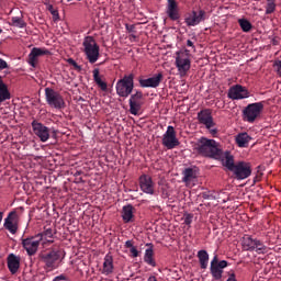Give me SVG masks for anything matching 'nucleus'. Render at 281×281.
Wrapping results in <instances>:
<instances>
[{"label": "nucleus", "mask_w": 281, "mask_h": 281, "mask_svg": "<svg viewBox=\"0 0 281 281\" xmlns=\"http://www.w3.org/2000/svg\"><path fill=\"white\" fill-rule=\"evenodd\" d=\"M198 258L201 269H207V262H210V255L207 254V250H199Z\"/></svg>", "instance_id": "31"}, {"label": "nucleus", "mask_w": 281, "mask_h": 281, "mask_svg": "<svg viewBox=\"0 0 281 281\" xmlns=\"http://www.w3.org/2000/svg\"><path fill=\"white\" fill-rule=\"evenodd\" d=\"M207 19V13L205 10L200 9L199 11H192L191 13L187 14L184 18V23L188 27H195L199 23H203Z\"/></svg>", "instance_id": "11"}, {"label": "nucleus", "mask_w": 281, "mask_h": 281, "mask_svg": "<svg viewBox=\"0 0 281 281\" xmlns=\"http://www.w3.org/2000/svg\"><path fill=\"white\" fill-rule=\"evenodd\" d=\"M54 236H56V229L53 228H44V232L37 234L43 247H45L47 244L52 245V243H54Z\"/></svg>", "instance_id": "22"}, {"label": "nucleus", "mask_w": 281, "mask_h": 281, "mask_svg": "<svg viewBox=\"0 0 281 281\" xmlns=\"http://www.w3.org/2000/svg\"><path fill=\"white\" fill-rule=\"evenodd\" d=\"M80 176V171H76L75 177Z\"/></svg>", "instance_id": "51"}, {"label": "nucleus", "mask_w": 281, "mask_h": 281, "mask_svg": "<svg viewBox=\"0 0 281 281\" xmlns=\"http://www.w3.org/2000/svg\"><path fill=\"white\" fill-rule=\"evenodd\" d=\"M45 98L48 106L52 109H65V99L58 91L52 88H45Z\"/></svg>", "instance_id": "7"}, {"label": "nucleus", "mask_w": 281, "mask_h": 281, "mask_svg": "<svg viewBox=\"0 0 281 281\" xmlns=\"http://www.w3.org/2000/svg\"><path fill=\"white\" fill-rule=\"evenodd\" d=\"M135 76L133 74L125 75L116 82V93L120 98H128L135 89Z\"/></svg>", "instance_id": "3"}, {"label": "nucleus", "mask_w": 281, "mask_h": 281, "mask_svg": "<svg viewBox=\"0 0 281 281\" xmlns=\"http://www.w3.org/2000/svg\"><path fill=\"white\" fill-rule=\"evenodd\" d=\"M180 142L179 138H177V131H175L172 125H169L166 133L162 135V146L168 150H172V148H177Z\"/></svg>", "instance_id": "10"}, {"label": "nucleus", "mask_w": 281, "mask_h": 281, "mask_svg": "<svg viewBox=\"0 0 281 281\" xmlns=\"http://www.w3.org/2000/svg\"><path fill=\"white\" fill-rule=\"evenodd\" d=\"M3 221V212H0V223Z\"/></svg>", "instance_id": "50"}, {"label": "nucleus", "mask_w": 281, "mask_h": 281, "mask_svg": "<svg viewBox=\"0 0 281 281\" xmlns=\"http://www.w3.org/2000/svg\"><path fill=\"white\" fill-rule=\"evenodd\" d=\"M7 265L10 273L14 276V273H16L21 267V258L15 256L14 254H11L7 259Z\"/></svg>", "instance_id": "24"}, {"label": "nucleus", "mask_w": 281, "mask_h": 281, "mask_svg": "<svg viewBox=\"0 0 281 281\" xmlns=\"http://www.w3.org/2000/svg\"><path fill=\"white\" fill-rule=\"evenodd\" d=\"M227 98L229 100H245L249 98V90L241 85H235L228 89Z\"/></svg>", "instance_id": "14"}, {"label": "nucleus", "mask_w": 281, "mask_h": 281, "mask_svg": "<svg viewBox=\"0 0 281 281\" xmlns=\"http://www.w3.org/2000/svg\"><path fill=\"white\" fill-rule=\"evenodd\" d=\"M149 248L145 250V256H144V262L146 265H149V267H157V262L155 261V251L153 250V244H147Z\"/></svg>", "instance_id": "27"}, {"label": "nucleus", "mask_w": 281, "mask_h": 281, "mask_svg": "<svg viewBox=\"0 0 281 281\" xmlns=\"http://www.w3.org/2000/svg\"><path fill=\"white\" fill-rule=\"evenodd\" d=\"M226 281H236V274L235 273H231Z\"/></svg>", "instance_id": "47"}, {"label": "nucleus", "mask_w": 281, "mask_h": 281, "mask_svg": "<svg viewBox=\"0 0 281 281\" xmlns=\"http://www.w3.org/2000/svg\"><path fill=\"white\" fill-rule=\"evenodd\" d=\"M161 80H164V74L158 72L150 78L140 79L139 86L143 88L157 89V87H159V85H161Z\"/></svg>", "instance_id": "18"}, {"label": "nucleus", "mask_w": 281, "mask_h": 281, "mask_svg": "<svg viewBox=\"0 0 281 281\" xmlns=\"http://www.w3.org/2000/svg\"><path fill=\"white\" fill-rule=\"evenodd\" d=\"M133 258H137V256H139V251L137 250L136 247H132V249H130Z\"/></svg>", "instance_id": "42"}, {"label": "nucleus", "mask_w": 281, "mask_h": 281, "mask_svg": "<svg viewBox=\"0 0 281 281\" xmlns=\"http://www.w3.org/2000/svg\"><path fill=\"white\" fill-rule=\"evenodd\" d=\"M227 265H228L227 260H222V261L217 262L216 267H218L223 271V269H225L227 267Z\"/></svg>", "instance_id": "40"}, {"label": "nucleus", "mask_w": 281, "mask_h": 281, "mask_svg": "<svg viewBox=\"0 0 281 281\" xmlns=\"http://www.w3.org/2000/svg\"><path fill=\"white\" fill-rule=\"evenodd\" d=\"M218 262V255H215L211 261V267H216Z\"/></svg>", "instance_id": "43"}, {"label": "nucleus", "mask_w": 281, "mask_h": 281, "mask_svg": "<svg viewBox=\"0 0 281 281\" xmlns=\"http://www.w3.org/2000/svg\"><path fill=\"white\" fill-rule=\"evenodd\" d=\"M195 150L199 155H202V157H210L211 159L221 157V148H218V143L214 139L202 137L198 140Z\"/></svg>", "instance_id": "1"}, {"label": "nucleus", "mask_w": 281, "mask_h": 281, "mask_svg": "<svg viewBox=\"0 0 281 281\" xmlns=\"http://www.w3.org/2000/svg\"><path fill=\"white\" fill-rule=\"evenodd\" d=\"M176 67L181 76H186L190 71V67H192L190 50L186 49L184 52L180 50L176 53Z\"/></svg>", "instance_id": "5"}, {"label": "nucleus", "mask_w": 281, "mask_h": 281, "mask_svg": "<svg viewBox=\"0 0 281 281\" xmlns=\"http://www.w3.org/2000/svg\"><path fill=\"white\" fill-rule=\"evenodd\" d=\"M8 61L0 58V71H3V69H8Z\"/></svg>", "instance_id": "39"}, {"label": "nucleus", "mask_w": 281, "mask_h": 281, "mask_svg": "<svg viewBox=\"0 0 281 281\" xmlns=\"http://www.w3.org/2000/svg\"><path fill=\"white\" fill-rule=\"evenodd\" d=\"M202 198H203V199H210V194H207V193H202Z\"/></svg>", "instance_id": "49"}, {"label": "nucleus", "mask_w": 281, "mask_h": 281, "mask_svg": "<svg viewBox=\"0 0 281 281\" xmlns=\"http://www.w3.org/2000/svg\"><path fill=\"white\" fill-rule=\"evenodd\" d=\"M121 216L124 223H133L135 221V206L133 204L123 206Z\"/></svg>", "instance_id": "23"}, {"label": "nucleus", "mask_w": 281, "mask_h": 281, "mask_svg": "<svg viewBox=\"0 0 281 281\" xmlns=\"http://www.w3.org/2000/svg\"><path fill=\"white\" fill-rule=\"evenodd\" d=\"M182 175V181L187 187L194 186V182L196 181V170L187 168L183 170Z\"/></svg>", "instance_id": "25"}, {"label": "nucleus", "mask_w": 281, "mask_h": 281, "mask_svg": "<svg viewBox=\"0 0 281 281\" xmlns=\"http://www.w3.org/2000/svg\"><path fill=\"white\" fill-rule=\"evenodd\" d=\"M256 239L251 238L249 235H245L241 239V246L244 251H254V245Z\"/></svg>", "instance_id": "30"}, {"label": "nucleus", "mask_w": 281, "mask_h": 281, "mask_svg": "<svg viewBox=\"0 0 281 281\" xmlns=\"http://www.w3.org/2000/svg\"><path fill=\"white\" fill-rule=\"evenodd\" d=\"M114 269L115 267L113 266V256H111V254H106L103 259V268L101 273H103V276H111Z\"/></svg>", "instance_id": "26"}, {"label": "nucleus", "mask_w": 281, "mask_h": 281, "mask_svg": "<svg viewBox=\"0 0 281 281\" xmlns=\"http://www.w3.org/2000/svg\"><path fill=\"white\" fill-rule=\"evenodd\" d=\"M232 172L237 181L248 179V177H251V164L246 161H238L237 164H235Z\"/></svg>", "instance_id": "9"}, {"label": "nucleus", "mask_w": 281, "mask_h": 281, "mask_svg": "<svg viewBox=\"0 0 281 281\" xmlns=\"http://www.w3.org/2000/svg\"><path fill=\"white\" fill-rule=\"evenodd\" d=\"M53 14L56 15V14H58V12H57V11H54Z\"/></svg>", "instance_id": "52"}, {"label": "nucleus", "mask_w": 281, "mask_h": 281, "mask_svg": "<svg viewBox=\"0 0 281 281\" xmlns=\"http://www.w3.org/2000/svg\"><path fill=\"white\" fill-rule=\"evenodd\" d=\"M93 80L98 87H100L101 91H106L108 86L106 82L102 81V78H100V69L95 68L93 70Z\"/></svg>", "instance_id": "32"}, {"label": "nucleus", "mask_w": 281, "mask_h": 281, "mask_svg": "<svg viewBox=\"0 0 281 281\" xmlns=\"http://www.w3.org/2000/svg\"><path fill=\"white\" fill-rule=\"evenodd\" d=\"M68 63L75 67V69H80V66L78 65V63H76V60H74L72 58L68 59Z\"/></svg>", "instance_id": "44"}, {"label": "nucleus", "mask_w": 281, "mask_h": 281, "mask_svg": "<svg viewBox=\"0 0 281 281\" xmlns=\"http://www.w3.org/2000/svg\"><path fill=\"white\" fill-rule=\"evenodd\" d=\"M10 24L13 27H20V29H23L27 25V23H25V21L23 20V14H20L18 16H12Z\"/></svg>", "instance_id": "33"}, {"label": "nucleus", "mask_w": 281, "mask_h": 281, "mask_svg": "<svg viewBox=\"0 0 281 281\" xmlns=\"http://www.w3.org/2000/svg\"><path fill=\"white\" fill-rule=\"evenodd\" d=\"M265 110V102L250 103L243 110V120L249 124H254L258 116Z\"/></svg>", "instance_id": "4"}, {"label": "nucleus", "mask_w": 281, "mask_h": 281, "mask_svg": "<svg viewBox=\"0 0 281 281\" xmlns=\"http://www.w3.org/2000/svg\"><path fill=\"white\" fill-rule=\"evenodd\" d=\"M1 32H3V30L0 29V34H1Z\"/></svg>", "instance_id": "53"}, {"label": "nucleus", "mask_w": 281, "mask_h": 281, "mask_svg": "<svg viewBox=\"0 0 281 281\" xmlns=\"http://www.w3.org/2000/svg\"><path fill=\"white\" fill-rule=\"evenodd\" d=\"M198 122L203 124L207 131H210L211 135H217L218 130L214 128L216 123H214V117L212 116V111L210 109L201 110L198 113Z\"/></svg>", "instance_id": "8"}, {"label": "nucleus", "mask_w": 281, "mask_h": 281, "mask_svg": "<svg viewBox=\"0 0 281 281\" xmlns=\"http://www.w3.org/2000/svg\"><path fill=\"white\" fill-rule=\"evenodd\" d=\"M125 247L127 249H133V247H135V246H133V241L132 240H127V241H125Z\"/></svg>", "instance_id": "45"}, {"label": "nucleus", "mask_w": 281, "mask_h": 281, "mask_svg": "<svg viewBox=\"0 0 281 281\" xmlns=\"http://www.w3.org/2000/svg\"><path fill=\"white\" fill-rule=\"evenodd\" d=\"M239 26L241 27L243 32H250L251 31V22L247 19H239L238 20Z\"/></svg>", "instance_id": "36"}, {"label": "nucleus", "mask_w": 281, "mask_h": 281, "mask_svg": "<svg viewBox=\"0 0 281 281\" xmlns=\"http://www.w3.org/2000/svg\"><path fill=\"white\" fill-rule=\"evenodd\" d=\"M142 98H144V93L142 91H136V93L132 94L130 98V113L132 115H139V111H142Z\"/></svg>", "instance_id": "16"}, {"label": "nucleus", "mask_w": 281, "mask_h": 281, "mask_svg": "<svg viewBox=\"0 0 281 281\" xmlns=\"http://www.w3.org/2000/svg\"><path fill=\"white\" fill-rule=\"evenodd\" d=\"M187 47H192L194 49V43L191 40H188Z\"/></svg>", "instance_id": "48"}, {"label": "nucleus", "mask_w": 281, "mask_h": 281, "mask_svg": "<svg viewBox=\"0 0 281 281\" xmlns=\"http://www.w3.org/2000/svg\"><path fill=\"white\" fill-rule=\"evenodd\" d=\"M139 188L145 194H155V182L148 175H143L139 177Z\"/></svg>", "instance_id": "17"}, {"label": "nucleus", "mask_w": 281, "mask_h": 281, "mask_svg": "<svg viewBox=\"0 0 281 281\" xmlns=\"http://www.w3.org/2000/svg\"><path fill=\"white\" fill-rule=\"evenodd\" d=\"M10 98H12V94L8 89V85L3 81V77L0 76V104L5 100H10Z\"/></svg>", "instance_id": "28"}, {"label": "nucleus", "mask_w": 281, "mask_h": 281, "mask_svg": "<svg viewBox=\"0 0 281 281\" xmlns=\"http://www.w3.org/2000/svg\"><path fill=\"white\" fill-rule=\"evenodd\" d=\"M192 218H194V214L184 213V225H192Z\"/></svg>", "instance_id": "38"}, {"label": "nucleus", "mask_w": 281, "mask_h": 281, "mask_svg": "<svg viewBox=\"0 0 281 281\" xmlns=\"http://www.w3.org/2000/svg\"><path fill=\"white\" fill-rule=\"evenodd\" d=\"M31 126L33 128V133L34 135H36V137H38L40 142H47L49 139V137H56V130H49V127L45 126V124L33 120L31 123Z\"/></svg>", "instance_id": "6"}, {"label": "nucleus", "mask_w": 281, "mask_h": 281, "mask_svg": "<svg viewBox=\"0 0 281 281\" xmlns=\"http://www.w3.org/2000/svg\"><path fill=\"white\" fill-rule=\"evenodd\" d=\"M254 251L257 254H267V246L260 239H255Z\"/></svg>", "instance_id": "35"}, {"label": "nucleus", "mask_w": 281, "mask_h": 281, "mask_svg": "<svg viewBox=\"0 0 281 281\" xmlns=\"http://www.w3.org/2000/svg\"><path fill=\"white\" fill-rule=\"evenodd\" d=\"M40 245H42V241L38 235L22 239V247L25 249L27 256H36Z\"/></svg>", "instance_id": "12"}, {"label": "nucleus", "mask_w": 281, "mask_h": 281, "mask_svg": "<svg viewBox=\"0 0 281 281\" xmlns=\"http://www.w3.org/2000/svg\"><path fill=\"white\" fill-rule=\"evenodd\" d=\"M125 27H126L127 32H135V25H133V24L132 25L126 24Z\"/></svg>", "instance_id": "46"}, {"label": "nucleus", "mask_w": 281, "mask_h": 281, "mask_svg": "<svg viewBox=\"0 0 281 281\" xmlns=\"http://www.w3.org/2000/svg\"><path fill=\"white\" fill-rule=\"evenodd\" d=\"M215 159L222 161V166L229 170V172H232L236 166V164H234V156L229 151H223L220 149V157H215Z\"/></svg>", "instance_id": "19"}, {"label": "nucleus", "mask_w": 281, "mask_h": 281, "mask_svg": "<svg viewBox=\"0 0 281 281\" xmlns=\"http://www.w3.org/2000/svg\"><path fill=\"white\" fill-rule=\"evenodd\" d=\"M83 52L87 56V59L91 65L98 63V58H100V46L95 42V40L91 36H87L83 40Z\"/></svg>", "instance_id": "2"}, {"label": "nucleus", "mask_w": 281, "mask_h": 281, "mask_svg": "<svg viewBox=\"0 0 281 281\" xmlns=\"http://www.w3.org/2000/svg\"><path fill=\"white\" fill-rule=\"evenodd\" d=\"M3 227L8 229L10 234H16V232H19V214H16V211H12L8 214Z\"/></svg>", "instance_id": "15"}, {"label": "nucleus", "mask_w": 281, "mask_h": 281, "mask_svg": "<svg viewBox=\"0 0 281 281\" xmlns=\"http://www.w3.org/2000/svg\"><path fill=\"white\" fill-rule=\"evenodd\" d=\"M274 67L277 69V74L281 76V60L274 63Z\"/></svg>", "instance_id": "41"}, {"label": "nucleus", "mask_w": 281, "mask_h": 281, "mask_svg": "<svg viewBox=\"0 0 281 281\" xmlns=\"http://www.w3.org/2000/svg\"><path fill=\"white\" fill-rule=\"evenodd\" d=\"M47 54H49V50L45 48H32L31 53L29 54V65H31V67H36L38 58H41V56H47Z\"/></svg>", "instance_id": "21"}, {"label": "nucleus", "mask_w": 281, "mask_h": 281, "mask_svg": "<svg viewBox=\"0 0 281 281\" xmlns=\"http://www.w3.org/2000/svg\"><path fill=\"white\" fill-rule=\"evenodd\" d=\"M276 12V0H267L266 14H273Z\"/></svg>", "instance_id": "37"}, {"label": "nucleus", "mask_w": 281, "mask_h": 281, "mask_svg": "<svg viewBox=\"0 0 281 281\" xmlns=\"http://www.w3.org/2000/svg\"><path fill=\"white\" fill-rule=\"evenodd\" d=\"M210 271H211V276H212L213 279L222 280V278H223V269H221L217 266H211Z\"/></svg>", "instance_id": "34"}, {"label": "nucleus", "mask_w": 281, "mask_h": 281, "mask_svg": "<svg viewBox=\"0 0 281 281\" xmlns=\"http://www.w3.org/2000/svg\"><path fill=\"white\" fill-rule=\"evenodd\" d=\"M61 255L63 252L60 250H49L40 255V258L47 269H56V262L60 260Z\"/></svg>", "instance_id": "13"}, {"label": "nucleus", "mask_w": 281, "mask_h": 281, "mask_svg": "<svg viewBox=\"0 0 281 281\" xmlns=\"http://www.w3.org/2000/svg\"><path fill=\"white\" fill-rule=\"evenodd\" d=\"M249 142H251V136L247 133H240L236 136V144L239 148H247Z\"/></svg>", "instance_id": "29"}, {"label": "nucleus", "mask_w": 281, "mask_h": 281, "mask_svg": "<svg viewBox=\"0 0 281 281\" xmlns=\"http://www.w3.org/2000/svg\"><path fill=\"white\" fill-rule=\"evenodd\" d=\"M167 15L171 21H179V3L177 0H167Z\"/></svg>", "instance_id": "20"}]
</instances>
